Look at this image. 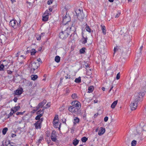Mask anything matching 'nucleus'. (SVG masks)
Returning a JSON list of instances; mask_svg holds the SVG:
<instances>
[{
	"instance_id": "37998d69",
	"label": "nucleus",
	"mask_w": 146,
	"mask_h": 146,
	"mask_svg": "<svg viewBox=\"0 0 146 146\" xmlns=\"http://www.w3.org/2000/svg\"><path fill=\"white\" fill-rule=\"evenodd\" d=\"M70 92V90L68 88H66L65 90V93L66 94H68Z\"/></svg>"
},
{
	"instance_id": "2f4dec72",
	"label": "nucleus",
	"mask_w": 146,
	"mask_h": 146,
	"mask_svg": "<svg viewBox=\"0 0 146 146\" xmlns=\"http://www.w3.org/2000/svg\"><path fill=\"white\" fill-rule=\"evenodd\" d=\"M88 138L85 137H83L81 139V141L83 143H85L88 140Z\"/></svg>"
},
{
	"instance_id": "f8f14e48",
	"label": "nucleus",
	"mask_w": 146,
	"mask_h": 146,
	"mask_svg": "<svg viewBox=\"0 0 146 146\" xmlns=\"http://www.w3.org/2000/svg\"><path fill=\"white\" fill-rule=\"evenodd\" d=\"M23 89L22 88H20L19 89H17L15 91V93L14 95L15 96L16 95H20L23 92Z\"/></svg>"
},
{
	"instance_id": "69168bd1",
	"label": "nucleus",
	"mask_w": 146,
	"mask_h": 146,
	"mask_svg": "<svg viewBox=\"0 0 146 146\" xmlns=\"http://www.w3.org/2000/svg\"><path fill=\"white\" fill-rule=\"evenodd\" d=\"M98 102V101L97 100H95L94 101V104Z\"/></svg>"
},
{
	"instance_id": "ddd939ff",
	"label": "nucleus",
	"mask_w": 146,
	"mask_h": 146,
	"mask_svg": "<svg viewBox=\"0 0 146 146\" xmlns=\"http://www.w3.org/2000/svg\"><path fill=\"white\" fill-rule=\"evenodd\" d=\"M82 43L83 44H84L87 42L88 37L87 36H86L85 37L83 35L84 33L82 31Z\"/></svg>"
},
{
	"instance_id": "cd10ccee",
	"label": "nucleus",
	"mask_w": 146,
	"mask_h": 146,
	"mask_svg": "<svg viewBox=\"0 0 146 146\" xmlns=\"http://www.w3.org/2000/svg\"><path fill=\"white\" fill-rule=\"evenodd\" d=\"M8 130V128L7 127H5L2 130V133L3 135H5L7 131Z\"/></svg>"
},
{
	"instance_id": "72a5a7b5",
	"label": "nucleus",
	"mask_w": 146,
	"mask_h": 146,
	"mask_svg": "<svg viewBox=\"0 0 146 146\" xmlns=\"http://www.w3.org/2000/svg\"><path fill=\"white\" fill-rule=\"evenodd\" d=\"M43 106L44 105L42 104V103L40 102L38 104L37 106L36 107L38 108L39 109L40 108H42Z\"/></svg>"
},
{
	"instance_id": "4468645a",
	"label": "nucleus",
	"mask_w": 146,
	"mask_h": 146,
	"mask_svg": "<svg viewBox=\"0 0 146 146\" xmlns=\"http://www.w3.org/2000/svg\"><path fill=\"white\" fill-rule=\"evenodd\" d=\"M106 130L103 127H101L100 130L99 131L98 134L99 135H102L105 132Z\"/></svg>"
},
{
	"instance_id": "f704fd0d",
	"label": "nucleus",
	"mask_w": 146,
	"mask_h": 146,
	"mask_svg": "<svg viewBox=\"0 0 146 146\" xmlns=\"http://www.w3.org/2000/svg\"><path fill=\"white\" fill-rule=\"evenodd\" d=\"M4 66L3 64H1L0 65V71L4 70Z\"/></svg>"
},
{
	"instance_id": "680f3d73",
	"label": "nucleus",
	"mask_w": 146,
	"mask_h": 146,
	"mask_svg": "<svg viewBox=\"0 0 146 146\" xmlns=\"http://www.w3.org/2000/svg\"><path fill=\"white\" fill-rule=\"evenodd\" d=\"M16 135L15 134H12V137H15L16 136Z\"/></svg>"
},
{
	"instance_id": "e2e57ef3",
	"label": "nucleus",
	"mask_w": 146,
	"mask_h": 146,
	"mask_svg": "<svg viewBox=\"0 0 146 146\" xmlns=\"http://www.w3.org/2000/svg\"><path fill=\"white\" fill-rule=\"evenodd\" d=\"M52 3H51V1H50V0H49L48 2H47V4L48 5H50V4H52Z\"/></svg>"
},
{
	"instance_id": "338daca9",
	"label": "nucleus",
	"mask_w": 146,
	"mask_h": 146,
	"mask_svg": "<svg viewBox=\"0 0 146 146\" xmlns=\"http://www.w3.org/2000/svg\"><path fill=\"white\" fill-rule=\"evenodd\" d=\"M98 115V113H97L94 115V118H95L96 116H97Z\"/></svg>"
},
{
	"instance_id": "bf43d9fd",
	"label": "nucleus",
	"mask_w": 146,
	"mask_h": 146,
	"mask_svg": "<svg viewBox=\"0 0 146 146\" xmlns=\"http://www.w3.org/2000/svg\"><path fill=\"white\" fill-rule=\"evenodd\" d=\"M113 85H112L110 89L109 90V92L110 93V91H111V90H112V89H113Z\"/></svg>"
},
{
	"instance_id": "8fccbe9b",
	"label": "nucleus",
	"mask_w": 146,
	"mask_h": 146,
	"mask_svg": "<svg viewBox=\"0 0 146 146\" xmlns=\"http://www.w3.org/2000/svg\"><path fill=\"white\" fill-rule=\"evenodd\" d=\"M17 100L18 99L17 97H15L13 99V100L15 102H16L17 101Z\"/></svg>"
},
{
	"instance_id": "6ab92c4d",
	"label": "nucleus",
	"mask_w": 146,
	"mask_h": 146,
	"mask_svg": "<svg viewBox=\"0 0 146 146\" xmlns=\"http://www.w3.org/2000/svg\"><path fill=\"white\" fill-rule=\"evenodd\" d=\"M94 87L93 86H92L89 87L88 89V92L91 93L93 92L94 90Z\"/></svg>"
},
{
	"instance_id": "13d9d810",
	"label": "nucleus",
	"mask_w": 146,
	"mask_h": 146,
	"mask_svg": "<svg viewBox=\"0 0 146 146\" xmlns=\"http://www.w3.org/2000/svg\"><path fill=\"white\" fill-rule=\"evenodd\" d=\"M113 85H112L110 89L109 90V92L110 93V91H111V90H112V89H113Z\"/></svg>"
},
{
	"instance_id": "2eb2a0df",
	"label": "nucleus",
	"mask_w": 146,
	"mask_h": 146,
	"mask_svg": "<svg viewBox=\"0 0 146 146\" xmlns=\"http://www.w3.org/2000/svg\"><path fill=\"white\" fill-rule=\"evenodd\" d=\"M48 17L47 15L45 14V13H44L42 16V21H46L48 20Z\"/></svg>"
},
{
	"instance_id": "b1692460",
	"label": "nucleus",
	"mask_w": 146,
	"mask_h": 146,
	"mask_svg": "<svg viewBox=\"0 0 146 146\" xmlns=\"http://www.w3.org/2000/svg\"><path fill=\"white\" fill-rule=\"evenodd\" d=\"M55 61L57 63H58L60 61V57L58 56H56L55 58Z\"/></svg>"
},
{
	"instance_id": "7c9ffc66",
	"label": "nucleus",
	"mask_w": 146,
	"mask_h": 146,
	"mask_svg": "<svg viewBox=\"0 0 146 146\" xmlns=\"http://www.w3.org/2000/svg\"><path fill=\"white\" fill-rule=\"evenodd\" d=\"M58 115H56L54 117V119L53 120V122L54 121H58Z\"/></svg>"
},
{
	"instance_id": "0e129e2a",
	"label": "nucleus",
	"mask_w": 146,
	"mask_h": 146,
	"mask_svg": "<svg viewBox=\"0 0 146 146\" xmlns=\"http://www.w3.org/2000/svg\"><path fill=\"white\" fill-rule=\"evenodd\" d=\"M85 66L87 68L89 67V65L88 64H85Z\"/></svg>"
},
{
	"instance_id": "49530a36",
	"label": "nucleus",
	"mask_w": 146,
	"mask_h": 146,
	"mask_svg": "<svg viewBox=\"0 0 146 146\" xmlns=\"http://www.w3.org/2000/svg\"><path fill=\"white\" fill-rule=\"evenodd\" d=\"M36 109L34 108V109L33 110V113H34L35 111H36L38 110L39 109L37 107H36Z\"/></svg>"
},
{
	"instance_id": "6e6552de",
	"label": "nucleus",
	"mask_w": 146,
	"mask_h": 146,
	"mask_svg": "<svg viewBox=\"0 0 146 146\" xmlns=\"http://www.w3.org/2000/svg\"><path fill=\"white\" fill-rule=\"evenodd\" d=\"M43 118H41L40 119L38 120L34 124L35 129H40L41 128V124L43 121Z\"/></svg>"
},
{
	"instance_id": "a18cd8bd",
	"label": "nucleus",
	"mask_w": 146,
	"mask_h": 146,
	"mask_svg": "<svg viewBox=\"0 0 146 146\" xmlns=\"http://www.w3.org/2000/svg\"><path fill=\"white\" fill-rule=\"evenodd\" d=\"M143 47V46H142V45L139 48V50H140L139 53H141V51L142 50Z\"/></svg>"
},
{
	"instance_id": "423d86ee",
	"label": "nucleus",
	"mask_w": 146,
	"mask_h": 146,
	"mask_svg": "<svg viewBox=\"0 0 146 146\" xmlns=\"http://www.w3.org/2000/svg\"><path fill=\"white\" fill-rule=\"evenodd\" d=\"M66 12L65 16L63 17L62 23L64 25H66L67 27H68L67 24L68 22H70L71 21V18L69 15L67 14Z\"/></svg>"
},
{
	"instance_id": "20e7f679",
	"label": "nucleus",
	"mask_w": 146,
	"mask_h": 146,
	"mask_svg": "<svg viewBox=\"0 0 146 146\" xmlns=\"http://www.w3.org/2000/svg\"><path fill=\"white\" fill-rule=\"evenodd\" d=\"M145 95V93L143 92H141L137 94L136 98L134 101L136 102L137 103H138L139 102H141Z\"/></svg>"
},
{
	"instance_id": "a878e982",
	"label": "nucleus",
	"mask_w": 146,
	"mask_h": 146,
	"mask_svg": "<svg viewBox=\"0 0 146 146\" xmlns=\"http://www.w3.org/2000/svg\"><path fill=\"white\" fill-rule=\"evenodd\" d=\"M79 119L77 117H76L74 119V124H75L76 123H78L79 121Z\"/></svg>"
},
{
	"instance_id": "4c0bfd02",
	"label": "nucleus",
	"mask_w": 146,
	"mask_h": 146,
	"mask_svg": "<svg viewBox=\"0 0 146 146\" xmlns=\"http://www.w3.org/2000/svg\"><path fill=\"white\" fill-rule=\"evenodd\" d=\"M36 35L37 36H36V38L37 40H39L41 39V36L40 35H37V34H36Z\"/></svg>"
},
{
	"instance_id": "09e8293b",
	"label": "nucleus",
	"mask_w": 146,
	"mask_h": 146,
	"mask_svg": "<svg viewBox=\"0 0 146 146\" xmlns=\"http://www.w3.org/2000/svg\"><path fill=\"white\" fill-rule=\"evenodd\" d=\"M46 106H47L46 108H49L50 106V102L46 104Z\"/></svg>"
},
{
	"instance_id": "4be33fe9",
	"label": "nucleus",
	"mask_w": 146,
	"mask_h": 146,
	"mask_svg": "<svg viewBox=\"0 0 146 146\" xmlns=\"http://www.w3.org/2000/svg\"><path fill=\"white\" fill-rule=\"evenodd\" d=\"M74 82L76 83H80L81 82V79L80 77L76 78Z\"/></svg>"
},
{
	"instance_id": "6e6d98bb",
	"label": "nucleus",
	"mask_w": 146,
	"mask_h": 146,
	"mask_svg": "<svg viewBox=\"0 0 146 146\" xmlns=\"http://www.w3.org/2000/svg\"><path fill=\"white\" fill-rule=\"evenodd\" d=\"M120 15V13H118L115 16V17H118Z\"/></svg>"
},
{
	"instance_id": "a211bd4d",
	"label": "nucleus",
	"mask_w": 146,
	"mask_h": 146,
	"mask_svg": "<svg viewBox=\"0 0 146 146\" xmlns=\"http://www.w3.org/2000/svg\"><path fill=\"white\" fill-rule=\"evenodd\" d=\"M31 80L35 81L37 79L38 76L36 75H32L31 76Z\"/></svg>"
},
{
	"instance_id": "f257e3e1",
	"label": "nucleus",
	"mask_w": 146,
	"mask_h": 146,
	"mask_svg": "<svg viewBox=\"0 0 146 146\" xmlns=\"http://www.w3.org/2000/svg\"><path fill=\"white\" fill-rule=\"evenodd\" d=\"M71 28V27H67L66 25H63L61 32L59 33V37L62 40L66 39L69 35L68 31H70Z\"/></svg>"
},
{
	"instance_id": "c03bdc74",
	"label": "nucleus",
	"mask_w": 146,
	"mask_h": 146,
	"mask_svg": "<svg viewBox=\"0 0 146 146\" xmlns=\"http://www.w3.org/2000/svg\"><path fill=\"white\" fill-rule=\"evenodd\" d=\"M120 77V75L119 73H118L117 75L116 78L117 80H118Z\"/></svg>"
},
{
	"instance_id": "5701e85b",
	"label": "nucleus",
	"mask_w": 146,
	"mask_h": 146,
	"mask_svg": "<svg viewBox=\"0 0 146 146\" xmlns=\"http://www.w3.org/2000/svg\"><path fill=\"white\" fill-rule=\"evenodd\" d=\"M86 27H85V29L86 31L89 33H90L91 32V30L90 28L87 24H86Z\"/></svg>"
},
{
	"instance_id": "79ce46f5",
	"label": "nucleus",
	"mask_w": 146,
	"mask_h": 146,
	"mask_svg": "<svg viewBox=\"0 0 146 146\" xmlns=\"http://www.w3.org/2000/svg\"><path fill=\"white\" fill-rule=\"evenodd\" d=\"M42 140V138L40 137L39 139L37 141V142L38 143L37 145H39L41 141Z\"/></svg>"
},
{
	"instance_id": "bb28decb",
	"label": "nucleus",
	"mask_w": 146,
	"mask_h": 146,
	"mask_svg": "<svg viewBox=\"0 0 146 146\" xmlns=\"http://www.w3.org/2000/svg\"><path fill=\"white\" fill-rule=\"evenodd\" d=\"M53 124L55 127L58 128L59 125V123L58 121H57L54 122Z\"/></svg>"
},
{
	"instance_id": "3c124183",
	"label": "nucleus",
	"mask_w": 146,
	"mask_h": 146,
	"mask_svg": "<svg viewBox=\"0 0 146 146\" xmlns=\"http://www.w3.org/2000/svg\"><path fill=\"white\" fill-rule=\"evenodd\" d=\"M46 100H43L42 102H41L43 105H44L46 103Z\"/></svg>"
},
{
	"instance_id": "c85d7f7f",
	"label": "nucleus",
	"mask_w": 146,
	"mask_h": 146,
	"mask_svg": "<svg viewBox=\"0 0 146 146\" xmlns=\"http://www.w3.org/2000/svg\"><path fill=\"white\" fill-rule=\"evenodd\" d=\"M86 48L85 47H83L80 50V52L81 54H84L85 52Z\"/></svg>"
},
{
	"instance_id": "9d476101",
	"label": "nucleus",
	"mask_w": 146,
	"mask_h": 146,
	"mask_svg": "<svg viewBox=\"0 0 146 146\" xmlns=\"http://www.w3.org/2000/svg\"><path fill=\"white\" fill-rule=\"evenodd\" d=\"M137 103L134 101L131 102L130 105V108L131 110H134L137 108Z\"/></svg>"
},
{
	"instance_id": "c9c22d12",
	"label": "nucleus",
	"mask_w": 146,
	"mask_h": 146,
	"mask_svg": "<svg viewBox=\"0 0 146 146\" xmlns=\"http://www.w3.org/2000/svg\"><path fill=\"white\" fill-rule=\"evenodd\" d=\"M44 13H45V14L47 15L48 17L49 15H50L51 14L48 11V10H46L45 11Z\"/></svg>"
},
{
	"instance_id": "f3484780",
	"label": "nucleus",
	"mask_w": 146,
	"mask_h": 146,
	"mask_svg": "<svg viewBox=\"0 0 146 146\" xmlns=\"http://www.w3.org/2000/svg\"><path fill=\"white\" fill-rule=\"evenodd\" d=\"M43 112H42V113H41L40 114H38L35 117V119L36 120H39L40 119H41L40 117L43 115Z\"/></svg>"
},
{
	"instance_id": "9b49d317",
	"label": "nucleus",
	"mask_w": 146,
	"mask_h": 146,
	"mask_svg": "<svg viewBox=\"0 0 146 146\" xmlns=\"http://www.w3.org/2000/svg\"><path fill=\"white\" fill-rule=\"evenodd\" d=\"M57 136L56 134V131H53L50 137L52 140L53 142H56L57 140Z\"/></svg>"
},
{
	"instance_id": "393cba45",
	"label": "nucleus",
	"mask_w": 146,
	"mask_h": 146,
	"mask_svg": "<svg viewBox=\"0 0 146 146\" xmlns=\"http://www.w3.org/2000/svg\"><path fill=\"white\" fill-rule=\"evenodd\" d=\"M36 51L35 49H32L31 51V55H35V54L36 53Z\"/></svg>"
},
{
	"instance_id": "774afa93",
	"label": "nucleus",
	"mask_w": 146,
	"mask_h": 146,
	"mask_svg": "<svg viewBox=\"0 0 146 146\" xmlns=\"http://www.w3.org/2000/svg\"><path fill=\"white\" fill-rule=\"evenodd\" d=\"M27 3L29 4L30 6H31V3L28 1H27Z\"/></svg>"
},
{
	"instance_id": "ea45409f",
	"label": "nucleus",
	"mask_w": 146,
	"mask_h": 146,
	"mask_svg": "<svg viewBox=\"0 0 146 146\" xmlns=\"http://www.w3.org/2000/svg\"><path fill=\"white\" fill-rule=\"evenodd\" d=\"M43 110V109H42V110ZM42 111L41 110H38V111H37V112H36V114H40L41 113V112H42H42H43L42 111Z\"/></svg>"
},
{
	"instance_id": "e433bc0d",
	"label": "nucleus",
	"mask_w": 146,
	"mask_h": 146,
	"mask_svg": "<svg viewBox=\"0 0 146 146\" xmlns=\"http://www.w3.org/2000/svg\"><path fill=\"white\" fill-rule=\"evenodd\" d=\"M25 112V111H24L23 112H17L16 113V115H22L23 114H24V113Z\"/></svg>"
},
{
	"instance_id": "5fc2aeb1",
	"label": "nucleus",
	"mask_w": 146,
	"mask_h": 146,
	"mask_svg": "<svg viewBox=\"0 0 146 146\" xmlns=\"http://www.w3.org/2000/svg\"><path fill=\"white\" fill-rule=\"evenodd\" d=\"M7 73L8 74H11L12 73V72L10 70H7Z\"/></svg>"
},
{
	"instance_id": "4d7b16f0",
	"label": "nucleus",
	"mask_w": 146,
	"mask_h": 146,
	"mask_svg": "<svg viewBox=\"0 0 146 146\" xmlns=\"http://www.w3.org/2000/svg\"><path fill=\"white\" fill-rule=\"evenodd\" d=\"M37 60L38 61L37 62H42V61H41V59H40V58H38L37 59Z\"/></svg>"
},
{
	"instance_id": "a19ab883",
	"label": "nucleus",
	"mask_w": 146,
	"mask_h": 146,
	"mask_svg": "<svg viewBox=\"0 0 146 146\" xmlns=\"http://www.w3.org/2000/svg\"><path fill=\"white\" fill-rule=\"evenodd\" d=\"M20 108V106H15V111H17Z\"/></svg>"
},
{
	"instance_id": "864d4df0",
	"label": "nucleus",
	"mask_w": 146,
	"mask_h": 146,
	"mask_svg": "<svg viewBox=\"0 0 146 146\" xmlns=\"http://www.w3.org/2000/svg\"><path fill=\"white\" fill-rule=\"evenodd\" d=\"M65 77L66 79H70V76L68 75V74H67L66 76H65Z\"/></svg>"
},
{
	"instance_id": "052dcab7",
	"label": "nucleus",
	"mask_w": 146,
	"mask_h": 146,
	"mask_svg": "<svg viewBox=\"0 0 146 146\" xmlns=\"http://www.w3.org/2000/svg\"><path fill=\"white\" fill-rule=\"evenodd\" d=\"M11 111L13 112V113H14L16 111H15V110H13L12 109H11Z\"/></svg>"
},
{
	"instance_id": "412c9836",
	"label": "nucleus",
	"mask_w": 146,
	"mask_h": 146,
	"mask_svg": "<svg viewBox=\"0 0 146 146\" xmlns=\"http://www.w3.org/2000/svg\"><path fill=\"white\" fill-rule=\"evenodd\" d=\"M79 143V140L77 139H75L73 141V144L74 146H76Z\"/></svg>"
},
{
	"instance_id": "1a4fd4ad",
	"label": "nucleus",
	"mask_w": 146,
	"mask_h": 146,
	"mask_svg": "<svg viewBox=\"0 0 146 146\" xmlns=\"http://www.w3.org/2000/svg\"><path fill=\"white\" fill-rule=\"evenodd\" d=\"M71 104L72 105V106H73L80 109L81 107L80 103L77 101H73L71 103Z\"/></svg>"
},
{
	"instance_id": "603ef678",
	"label": "nucleus",
	"mask_w": 146,
	"mask_h": 146,
	"mask_svg": "<svg viewBox=\"0 0 146 146\" xmlns=\"http://www.w3.org/2000/svg\"><path fill=\"white\" fill-rule=\"evenodd\" d=\"M13 115V113H12V112L11 111L8 114V118H9L10 116H11Z\"/></svg>"
},
{
	"instance_id": "39448f33",
	"label": "nucleus",
	"mask_w": 146,
	"mask_h": 146,
	"mask_svg": "<svg viewBox=\"0 0 146 146\" xmlns=\"http://www.w3.org/2000/svg\"><path fill=\"white\" fill-rule=\"evenodd\" d=\"M68 110L72 113L75 114H78L81 113L80 109L73 106H70L68 108Z\"/></svg>"
},
{
	"instance_id": "aec40b11",
	"label": "nucleus",
	"mask_w": 146,
	"mask_h": 146,
	"mask_svg": "<svg viewBox=\"0 0 146 146\" xmlns=\"http://www.w3.org/2000/svg\"><path fill=\"white\" fill-rule=\"evenodd\" d=\"M117 102V100L115 101L112 103L111 105V107L112 108H114Z\"/></svg>"
},
{
	"instance_id": "c756f323",
	"label": "nucleus",
	"mask_w": 146,
	"mask_h": 146,
	"mask_svg": "<svg viewBox=\"0 0 146 146\" xmlns=\"http://www.w3.org/2000/svg\"><path fill=\"white\" fill-rule=\"evenodd\" d=\"M71 97L73 99H76L78 98V96L77 94L74 93L71 95Z\"/></svg>"
},
{
	"instance_id": "dca6fc26",
	"label": "nucleus",
	"mask_w": 146,
	"mask_h": 146,
	"mask_svg": "<svg viewBox=\"0 0 146 146\" xmlns=\"http://www.w3.org/2000/svg\"><path fill=\"white\" fill-rule=\"evenodd\" d=\"M101 27L102 28V33L104 35H105L106 34V27L104 25H101Z\"/></svg>"
},
{
	"instance_id": "58836bf2",
	"label": "nucleus",
	"mask_w": 146,
	"mask_h": 146,
	"mask_svg": "<svg viewBox=\"0 0 146 146\" xmlns=\"http://www.w3.org/2000/svg\"><path fill=\"white\" fill-rule=\"evenodd\" d=\"M92 74V73L91 72L88 71L86 72V74L88 75L89 76H90V77H91V75Z\"/></svg>"
},
{
	"instance_id": "0eeeda50",
	"label": "nucleus",
	"mask_w": 146,
	"mask_h": 146,
	"mask_svg": "<svg viewBox=\"0 0 146 146\" xmlns=\"http://www.w3.org/2000/svg\"><path fill=\"white\" fill-rule=\"evenodd\" d=\"M9 25L14 29L17 28L18 27L21 26L20 21L19 23H18L16 20H11L9 22Z\"/></svg>"
},
{
	"instance_id": "f03ea898",
	"label": "nucleus",
	"mask_w": 146,
	"mask_h": 146,
	"mask_svg": "<svg viewBox=\"0 0 146 146\" xmlns=\"http://www.w3.org/2000/svg\"><path fill=\"white\" fill-rule=\"evenodd\" d=\"M39 66V63L38 62L32 61L29 65V67L30 69V72L32 73H34L35 70L37 69Z\"/></svg>"
},
{
	"instance_id": "de8ad7c7",
	"label": "nucleus",
	"mask_w": 146,
	"mask_h": 146,
	"mask_svg": "<svg viewBox=\"0 0 146 146\" xmlns=\"http://www.w3.org/2000/svg\"><path fill=\"white\" fill-rule=\"evenodd\" d=\"M108 117L106 116L104 118V121L105 122H107L108 120Z\"/></svg>"
},
{
	"instance_id": "7ed1b4c3",
	"label": "nucleus",
	"mask_w": 146,
	"mask_h": 146,
	"mask_svg": "<svg viewBox=\"0 0 146 146\" xmlns=\"http://www.w3.org/2000/svg\"><path fill=\"white\" fill-rule=\"evenodd\" d=\"M75 12L78 20L80 21H82L84 19L85 15L83 12L82 10L79 9L76 10Z\"/></svg>"
},
{
	"instance_id": "473e14b6",
	"label": "nucleus",
	"mask_w": 146,
	"mask_h": 146,
	"mask_svg": "<svg viewBox=\"0 0 146 146\" xmlns=\"http://www.w3.org/2000/svg\"><path fill=\"white\" fill-rule=\"evenodd\" d=\"M136 143L137 141L136 140H133L131 143V146H135Z\"/></svg>"
}]
</instances>
